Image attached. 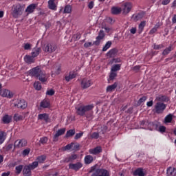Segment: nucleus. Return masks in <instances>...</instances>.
Segmentation results:
<instances>
[{"mask_svg": "<svg viewBox=\"0 0 176 176\" xmlns=\"http://www.w3.org/2000/svg\"><path fill=\"white\" fill-rule=\"evenodd\" d=\"M30 74L32 76L36 78V79H38V80H40V82H41L42 83H45V82L47 80V77H46V73L42 71L39 66H37L30 69Z\"/></svg>", "mask_w": 176, "mask_h": 176, "instance_id": "1", "label": "nucleus"}, {"mask_svg": "<svg viewBox=\"0 0 176 176\" xmlns=\"http://www.w3.org/2000/svg\"><path fill=\"white\" fill-rule=\"evenodd\" d=\"M93 108H94L93 104H77L75 107L76 113L78 116H86V113L89 111H92Z\"/></svg>", "mask_w": 176, "mask_h": 176, "instance_id": "2", "label": "nucleus"}, {"mask_svg": "<svg viewBox=\"0 0 176 176\" xmlns=\"http://www.w3.org/2000/svg\"><path fill=\"white\" fill-rule=\"evenodd\" d=\"M89 173H92L91 176H110L109 171L104 168H97L94 166L91 168Z\"/></svg>", "mask_w": 176, "mask_h": 176, "instance_id": "3", "label": "nucleus"}, {"mask_svg": "<svg viewBox=\"0 0 176 176\" xmlns=\"http://www.w3.org/2000/svg\"><path fill=\"white\" fill-rule=\"evenodd\" d=\"M167 108V104H164V102H156L154 108L153 109V112L154 113H157V115H160L166 111V109Z\"/></svg>", "mask_w": 176, "mask_h": 176, "instance_id": "4", "label": "nucleus"}, {"mask_svg": "<svg viewBox=\"0 0 176 176\" xmlns=\"http://www.w3.org/2000/svg\"><path fill=\"white\" fill-rule=\"evenodd\" d=\"M12 10L13 17L17 19L19 16H21V14H23V10H24V7L18 3L12 6Z\"/></svg>", "mask_w": 176, "mask_h": 176, "instance_id": "5", "label": "nucleus"}, {"mask_svg": "<svg viewBox=\"0 0 176 176\" xmlns=\"http://www.w3.org/2000/svg\"><path fill=\"white\" fill-rule=\"evenodd\" d=\"M131 9H133V3L130 2H126L122 6L121 11L122 12V14H129V12H131Z\"/></svg>", "mask_w": 176, "mask_h": 176, "instance_id": "6", "label": "nucleus"}, {"mask_svg": "<svg viewBox=\"0 0 176 176\" xmlns=\"http://www.w3.org/2000/svg\"><path fill=\"white\" fill-rule=\"evenodd\" d=\"M43 50L45 52V53H54V52L57 50V45L53 43H48L44 45Z\"/></svg>", "mask_w": 176, "mask_h": 176, "instance_id": "7", "label": "nucleus"}, {"mask_svg": "<svg viewBox=\"0 0 176 176\" xmlns=\"http://www.w3.org/2000/svg\"><path fill=\"white\" fill-rule=\"evenodd\" d=\"M14 107L19 109H25L27 108V102L24 99H18L14 103Z\"/></svg>", "mask_w": 176, "mask_h": 176, "instance_id": "8", "label": "nucleus"}, {"mask_svg": "<svg viewBox=\"0 0 176 176\" xmlns=\"http://www.w3.org/2000/svg\"><path fill=\"white\" fill-rule=\"evenodd\" d=\"M82 89H89L93 85V81L87 78H83L80 82Z\"/></svg>", "mask_w": 176, "mask_h": 176, "instance_id": "9", "label": "nucleus"}, {"mask_svg": "<svg viewBox=\"0 0 176 176\" xmlns=\"http://www.w3.org/2000/svg\"><path fill=\"white\" fill-rule=\"evenodd\" d=\"M14 148H24L27 146V140L25 139L17 140L14 142Z\"/></svg>", "mask_w": 176, "mask_h": 176, "instance_id": "10", "label": "nucleus"}, {"mask_svg": "<svg viewBox=\"0 0 176 176\" xmlns=\"http://www.w3.org/2000/svg\"><path fill=\"white\" fill-rule=\"evenodd\" d=\"M0 96L2 97H6L7 98H12L13 93L8 89H2L0 91Z\"/></svg>", "mask_w": 176, "mask_h": 176, "instance_id": "11", "label": "nucleus"}, {"mask_svg": "<svg viewBox=\"0 0 176 176\" xmlns=\"http://www.w3.org/2000/svg\"><path fill=\"white\" fill-rule=\"evenodd\" d=\"M65 128L58 129L56 131V134L54 135V138H53L54 142H57V141H58V137H60V135H63V134H65Z\"/></svg>", "mask_w": 176, "mask_h": 176, "instance_id": "12", "label": "nucleus"}, {"mask_svg": "<svg viewBox=\"0 0 176 176\" xmlns=\"http://www.w3.org/2000/svg\"><path fill=\"white\" fill-rule=\"evenodd\" d=\"M82 164L80 162H77L76 164H69V168L71 170H74V171H78V170H80L82 167Z\"/></svg>", "mask_w": 176, "mask_h": 176, "instance_id": "13", "label": "nucleus"}, {"mask_svg": "<svg viewBox=\"0 0 176 176\" xmlns=\"http://www.w3.org/2000/svg\"><path fill=\"white\" fill-rule=\"evenodd\" d=\"M169 100L170 99L168 97L164 95H159L155 98V101H157V102H168Z\"/></svg>", "mask_w": 176, "mask_h": 176, "instance_id": "14", "label": "nucleus"}, {"mask_svg": "<svg viewBox=\"0 0 176 176\" xmlns=\"http://www.w3.org/2000/svg\"><path fill=\"white\" fill-rule=\"evenodd\" d=\"M47 6L50 10H57V3H56V0H49L47 1Z\"/></svg>", "mask_w": 176, "mask_h": 176, "instance_id": "15", "label": "nucleus"}, {"mask_svg": "<svg viewBox=\"0 0 176 176\" xmlns=\"http://www.w3.org/2000/svg\"><path fill=\"white\" fill-rule=\"evenodd\" d=\"M1 122L3 124H9V123H12V116L8 114L4 115L1 118Z\"/></svg>", "mask_w": 176, "mask_h": 176, "instance_id": "16", "label": "nucleus"}, {"mask_svg": "<svg viewBox=\"0 0 176 176\" xmlns=\"http://www.w3.org/2000/svg\"><path fill=\"white\" fill-rule=\"evenodd\" d=\"M36 6H38V4L32 3L27 7L25 12H27V13L29 14L34 13V12H35V9H36Z\"/></svg>", "mask_w": 176, "mask_h": 176, "instance_id": "17", "label": "nucleus"}, {"mask_svg": "<svg viewBox=\"0 0 176 176\" xmlns=\"http://www.w3.org/2000/svg\"><path fill=\"white\" fill-rule=\"evenodd\" d=\"M89 152L91 155H98V153H101V152H102V148L101 146H98L94 148L89 149Z\"/></svg>", "mask_w": 176, "mask_h": 176, "instance_id": "18", "label": "nucleus"}, {"mask_svg": "<svg viewBox=\"0 0 176 176\" xmlns=\"http://www.w3.org/2000/svg\"><path fill=\"white\" fill-rule=\"evenodd\" d=\"M77 159H78V155L73 154L65 158L63 160V163H69V162H74V160H76Z\"/></svg>", "mask_w": 176, "mask_h": 176, "instance_id": "19", "label": "nucleus"}, {"mask_svg": "<svg viewBox=\"0 0 176 176\" xmlns=\"http://www.w3.org/2000/svg\"><path fill=\"white\" fill-rule=\"evenodd\" d=\"M41 108H50V100L49 99H44L40 103Z\"/></svg>", "mask_w": 176, "mask_h": 176, "instance_id": "20", "label": "nucleus"}, {"mask_svg": "<svg viewBox=\"0 0 176 176\" xmlns=\"http://www.w3.org/2000/svg\"><path fill=\"white\" fill-rule=\"evenodd\" d=\"M38 120H45V123H48L50 118L49 115L47 113H41L38 116Z\"/></svg>", "mask_w": 176, "mask_h": 176, "instance_id": "21", "label": "nucleus"}, {"mask_svg": "<svg viewBox=\"0 0 176 176\" xmlns=\"http://www.w3.org/2000/svg\"><path fill=\"white\" fill-rule=\"evenodd\" d=\"M31 168L28 165H25L23 170V174L24 176H31L32 173L31 172Z\"/></svg>", "mask_w": 176, "mask_h": 176, "instance_id": "22", "label": "nucleus"}, {"mask_svg": "<svg viewBox=\"0 0 176 176\" xmlns=\"http://www.w3.org/2000/svg\"><path fill=\"white\" fill-rule=\"evenodd\" d=\"M107 54V57H109L110 58H113V57H115L116 54H118V50L116 48H113L110 50Z\"/></svg>", "mask_w": 176, "mask_h": 176, "instance_id": "23", "label": "nucleus"}, {"mask_svg": "<svg viewBox=\"0 0 176 176\" xmlns=\"http://www.w3.org/2000/svg\"><path fill=\"white\" fill-rule=\"evenodd\" d=\"M144 16H145V13L140 12L137 14H133V19L134 21H138L140 20H142V19H144Z\"/></svg>", "mask_w": 176, "mask_h": 176, "instance_id": "24", "label": "nucleus"}, {"mask_svg": "<svg viewBox=\"0 0 176 176\" xmlns=\"http://www.w3.org/2000/svg\"><path fill=\"white\" fill-rule=\"evenodd\" d=\"M167 176H176V168L171 166L168 167L166 170Z\"/></svg>", "mask_w": 176, "mask_h": 176, "instance_id": "25", "label": "nucleus"}, {"mask_svg": "<svg viewBox=\"0 0 176 176\" xmlns=\"http://www.w3.org/2000/svg\"><path fill=\"white\" fill-rule=\"evenodd\" d=\"M133 175L134 176H145V173H144V169H142V168H138V169H136Z\"/></svg>", "mask_w": 176, "mask_h": 176, "instance_id": "26", "label": "nucleus"}, {"mask_svg": "<svg viewBox=\"0 0 176 176\" xmlns=\"http://www.w3.org/2000/svg\"><path fill=\"white\" fill-rule=\"evenodd\" d=\"M94 160V157L90 155H86L84 158L85 164H91V163H93Z\"/></svg>", "mask_w": 176, "mask_h": 176, "instance_id": "27", "label": "nucleus"}, {"mask_svg": "<svg viewBox=\"0 0 176 176\" xmlns=\"http://www.w3.org/2000/svg\"><path fill=\"white\" fill-rule=\"evenodd\" d=\"M117 87H118V82H114L113 85H109L107 87L106 90L107 93H112V91H113L115 89H116Z\"/></svg>", "mask_w": 176, "mask_h": 176, "instance_id": "28", "label": "nucleus"}, {"mask_svg": "<svg viewBox=\"0 0 176 176\" xmlns=\"http://www.w3.org/2000/svg\"><path fill=\"white\" fill-rule=\"evenodd\" d=\"M6 135H8V134L5 131H0V145H2V144L5 142V140H6Z\"/></svg>", "mask_w": 176, "mask_h": 176, "instance_id": "29", "label": "nucleus"}, {"mask_svg": "<svg viewBox=\"0 0 176 176\" xmlns=\"http://www.w3.org/2000/svg\"><path fill=\"white\" fill-rule=\"evenodd\" d=\"M41 53V47H34L32 52V57H38Z\"/></svg>", "mask_w": 176, "mask_h": 176, "instance_id": "30", "label": "nucleus"}, {"mask_svg": "<svg viewBox=\"0 0 176 176\" xmlns=\"http://www.w3.org/2000/svg\"><path fill=\"white\" fill-rule=\"evenodd\" d=\"M174 50V48L173 47V45H170L168 47H166L162 52L163 56H167V54H170V52H173Z\"/></svg>", "mask_w": 176, "mask_h": 176, "instance_id": "31", "label": "nucleus"}, {"mask_svg": "<svg viewBox=\"0 0 176 176\" xmlns=\"http://www.w3.org/2000/svg\"><path fill=\"white\" fill-rule=\"evenodd\" d=\"M121 67H122L121 64L113 65L111 67V71H112L113 72H118V71H120Z\"/></svg>", "mask_w": 176, "mask_h": 176, "instance_id": "32", "label": "nucleus"}, {"mask_svg": "<svg viewBox=\"0 0 176 176\" xmlns=\"http://www.w3.org/2000/svg\"><path fill=\"white\" fill-rule=\"evenodd\" d=\"M72 12V6L69 4H67L65 6L63 13L69 14Z\"/></svg>", "mask_w": 176, "mask_h": 176, "instance_id": "33", "label": "nucleus"}, {"mask_svg": "<svg viewBox=\"0 0 176 176\" xmlns=\"http://www.w3.org/2000/svg\"><path fill=\"white\" fill-rule=\"evenodd\" d=\"M74 78H76V74L74 72H69V74L65 76L67 82H69V80L74 79Z\"/></svg>", "mask_w": 176, "mask_h": 176, "instance_id": "34", "label": "nucleus"}, {"mask_svg": "<svg viewBox=\"0 0 176 176\" xmlns=\"http://www.w3.org/2000/svg\"><path fill=\"white\" fill-rule=\"evenodd\" d=\"M147 127L148 129V130H155V129H156V127H157V125L156 124H155L154 122H151L149 121H148L147 122Z\"/></svg>", "mask_w": 176, "mask_h": 176, "instance_id": "35", "label": "nucleus"}, {"mask_svg": "<svg viewBox=\"0 0 176 176\" xmlns=\"http://www.w3.org/2000/svg\"><path fill=\"white\" fill-rule=\"evenodd\" d=\"M122 12V8L118 7H113L111 8L112 14H119Z\"/></svg>", "mask_w": 176, "mask_h": 176, "instance_id": "36", "label": "nucleus"}, {"mask_svg": "<svg viewBox=\"0 0 176 176\" xmlns=\"http://www.w3.org/2000/svg\"><path fill=\"white\" fill-rule=\"evenodd\" d=\"M34 57H33L32 56H30L26 55L25 56V61L28 64H32V63H34Z\"/></svg>", "mask_w": 176, "mask_h": 176, "instance_id": "37", "label": "nucleus"}, {"mask_svg": "<svg viewBox=\"0 0 176 176\" xmlns=\"http://www.w3.org/2000/svg\"><path fill=\"white\" fill-rule=\"evenodd\" d=\"M146 25V21H142L140 24H139V32L140 34H141V32H142V31H144V28H145V26Z\"/></svg>", "mask_w": 176, "mask_h": 176, "instance_id": "38", "label": "nucleus"}, {"mask_svg": "<svg viewBox=\"0 0 176 176\" xmlns=\"http://www.w3.org/2000/svg\"><path fill=\"white\" fill-rule=\"evenodd\" d=\"M75 133H76L75 129H70V130L67 131L65 134L66 138H68L69 137H72V136L75 135Z\"/></svg>", "mask_w": 176, "mask_h": 176, "instance_id": "39", "label": "nucleus"}, {"mask_svg": "<svg viewBox=\"0 0 176 176\" xmlns=\"http://www.w3.org/2000/svg\"><path fill=\"white\" fill-rule=\"evenodd\" d=\"M38 165L39 164L38 163V162L34 161L32 164L28 165V166L30 167L32 170H35V168H36V167H38Z\"/></svg>", "mask_w": 176, "mask_h": 176, "instance_id": "40", "label": "nucleus"}, {"mask_svg": "<svg viewBox=\"0 0 176 176\" xmlns=\"http://www.w3.org/2000/svg\"><path fill=\"white\" fill-rule=\"evenodd\" d=\"M160 27V25L156 24L149 32L150 35H153L156 31H157V29Z\"/></svg>", "mask_w": 176, "mask_h": 176, "instance_id": "41", "label": "nucleus"}, {"mask_svg": "<svg viewBox=\"0 0 176 176\" xmlns=\"http://www.w3.org/2000/svg\"><path fill=\"white\" fill-rule=\"evenodd\" d=\"M105 36V34L104 33V30H100L98 36L96 37L98 41H101V39H104Z\"/></svg>", "mask_w": 176, "mask_h": 176, "instance_id": "42", "label": "nucleus"}, {"mask_svg": "<svg viewBox=\"0 0 176 176\" xmlns=\"http://www.w3.org/2000/svg\"><path fill=\"white\" fill-rule=\"evenodd\" d=\"M112 45V42L111 41H107L106 43V44L104 45V46L102 48V52H107V50L108 49H109V47H111V46Z\"/></svg>", "mask_w": 176, "mask_h": 176, "instance_id": "43", "label": "nucleus"}, {"mask_svg": "<svg viewBox=\"0 0 176 176\" xmlns=\"http://www.w3.org/2000/svg\"><path fill=\"white\" fill-rule=\"evenodd\" d=\"M165 123H171L173 122V114H168L165 117Z\"/></svg>", "mask_w": 176, "mask_h": 176, "instance_id": "44", "label": "nucleus"}, {"mask_svg": "<svg viewBox=\"0 0 176 176\" xmlns=\"http://www.w3.org/2000/svg\"><path fill=\"white\" fill-rule=\"evenodd\" d=\"M116 76H118V72H113L112 70H111V72L109 74L110 80H113V79H115V78H116Z\"/></svg>", "mask_w": 176, "mask_h": 176, "instance_id": "45", "label": "nucleus"}, {"mask_svg": "<svg viewBox=\"0 0 176 176\" xmlns=\"http://www.w3.org/2000/svg\"><path fill=\"white\" fill-rule=\"evenodd\" d=\"M14 120H15V122H19L20 120H23V116H21L19 113H15L14 116Z\"/></svg>", "mask_w": 176, "mask_h": 176, "instance_id": "46", "label": "nucleus"}, {"mask_svg": "<svg viewBox=\"0 0 176 176\" xmlns=\"http://www.w3.org/2000/svg\"><path fill=\"white\" fill-rule=\"evenodd\" d=\"M36 162H38V163H43V162H45V160H46V157L45 155H41V156H39L36 158Z\"/></svg>", "mask_w": 176, "mask_h": 176, "instance_id": "47", "label": "nucleus"}, {"mask_svg": "<svg viewBox=\"0 0 176 176\" xmlns=\"http://www.w3.org/2000/svg\"><path fill=\"white\" fill-rule=\"evenodd\" d=\"M34 87L36 90H41L42 89V85L38 81L34 83Z\"/></svg>", "mask_w": 176, "mask_h": 176, "instance_id": "48", "label": "nucleus"}, {"mask_svg": "<svg viewBox=\"0 0 176 176\" xmlns=\"http://www.w3.org/2000/svg\"><path fill=\"white\" fill-rule=\"evenodd\" d=\"M31 47H32V44L30 43H26L23 44L24 50H31Z\"/></svg>", "mask_w": 176, "mask_h": 176, "instance_id": "49", "label": "nucleus"}, {"mask_svg": "<svg viewBox=\"0 0 176 176\" xmlns=\"http://www.w3.org/2000/svg\"><path fill=\"white\" fill-rule=\"evenodd\" d=\"M23 165H19L15 167L16 170V174L19 175L21 173V171H23Z\"/></svg>", "mask_w": 176, "mask_h": 176, "instance_id": "50", "label": "nucleus"}, {"mask_svg": "<svg viewBox=\"0 0 176 176\" xmlns=\"http://www.w3.org/2000/svg\"><path fill=\"white\" fill-rule=\"evenodd\" d=\"M116 63H122V60L120 58H113L109 61V64H114Z\"/></svg>", "mask_w": 176, "mask_h": 176, "instance_id": "51", "label": "nucleus"}, {"mask_svg": "<svg viewBox=\"0 0 176 176\" xmlns=\"http://www.w3.org/2000/svg\"><path fill=\"white\" fill-rule=\"evenodd\" d=\"M109 128L108 126L107 125H104L103 126L101 127V131H102V134H105V133H107V131H109Z\"/></svg>", "mask_w": 176, "mask_h": 176, "instance_id": "52", "label": "nucleus"}, {"mask_svg": "<svg viewBox=\"0 0 176 176\" xmlns=\"http://www.w3.org/2000/svg\"><path fill=\"white\" fill-rule=\"evenodd\" d=\"M91 138L94 140H98V138H100V133H98V132H94L91 134Z\"/></svg>", "mask_w": 176, "mask_h": 176, "instance_id": "53", "label": "nucleus"}, {"mask_svg": "<svg viewBox=\"0 0 176 176\" xmlns=\"http://www.w3.org/2000/svg\"><path fill=\"white\" fill-rule=\"evenodd\" d=\"M30 152H31V149L25 148V150L23 151L22 155L23 156H27L30 155Z\"/></svg>", "mask_w": 176, "mask_h": 176, "instance_id": "54", "label": "nucleus"}, {"mask_svg": "<svg viewBox=\"0 0 176 176\" xmlns=\"http://www.w3.org/2000/svg\"><path fill=\"white\" fill-rule=\"evenodd\" d=\"M82 137H83V132H80L76 134L74 140H79L80 138H82Z\"/></svg>", "mask_w": 176, "mask_h": 176, "instance_id": "55", "label": "nucleus"}, {"mask_svg": "<svg viewBox=\"0 0 176 176\" xmlns=\"http://www.w3.org/2000/svg\"><path fill=\"white\" fill-rule=\"evenodd\" d=\"M40 142L43 145H45V144H47V137L41 138L40 139Z\"/></svg>", "mask_w": 176, "mask_h": 176, "instance_id": "56", "label": "nucleus"}, {"mask_svg": "<svg viewBox=\"0 0 176 176\" xmlns=\"http://www.w3.org/2000/svg\"><path fill=\"white\" fill-rule=\"evenodd\" d=\"M60 73H61V65H58L55 68V74H56V75H60Z\"/></svg>", "mask_w": 176, "mask_h": 176, "instance_id": "57", "label": "nucleus"}, {"mask_svg": "<svg viewBox=\"0 0 176 176\" xmlns=\"http://www.w3.org/2000/svg\"><path fill=\"white\" fill-rule=\"evenodd\" d=\"M54 93H55L54 89H51L46 91V95L47 96H54Z\"/></svg>", "mask_w": 176, "mask_h": 176, "instance_id": "58", "label": "nucleus"}, {"mask_svg": "<svg viewBox=\"0 0 176 176\" xmlns=\"http://www.w3.org/2000/svg\"><path fill=\"white\" fill-rule=\"evenodd\" d=\"M72 146H74V143L69 144L65 146V151H69V149H72Z\"/></svg>", "mask_w": 176, "mask_h": 176, "instance_id": "59", "label": "nucleus"}, {"mask_svg": "<svg viewBox=\"0 0 176 176\" xmlns=\"http://www.w3.org/2000/svg\"><path fill=\"white\" fill-rule=\"evenodd\" d=\"M144 101H146V96H143L140 98L138 100L139 104H142V102H144Z\"/></svg>", "mask_w": 176, "mask_h": 176, "instance_id": "60", "label": "nucleus"}, {"mask_svg": "<svg viewBox=\"0 0 176 176\" xmlns=\"http://www.w3.org/2000/svg\"><path fill=\"white\" fill-rule=\"evenodd\" d=\"M139 69H141V66H140V65L134 66V67L132 68V70H133V71H135V72H138Z\"/></svg>", "mask_w": 176, "mask_h": 176, "instance_id": "61", "label": "nucleus"}, {"mask_svg": "<svg viewBox=\"0 0 176 176\" xmlns=\"http://www.w3.org/2000/svg\"><path fill=\"white\" fill-rule=\"evenodd\" d=\"M113 124V120H111L107 122V126H109V130H111V126H112Z\"/></svg>", "mask_w": 176, "mask_h": 176, "instance_id": "62", "label": "nucleus"}, {"mask_svg": "<svg viewBox=\"0 0 176 176\" xmlns=\"http://www.w3.org/2000/svg\"><path fill=\"white\" fill-rule=\"evenodd\" d=\"M159 131H160V133H165L166 132V126H160L159 128Z\"/></svg>", "mask_w": 176, "mask_h": 176, "instance_id": "63", "label": "nucleus"}, {"mask_svg": "<svg viewBox=\"0 0 176 176\" xmlns=\"http://www.w3.org/2000/svg\"><path fill=\"white\" fill-rule=\"evenodd\" d=\"M88 8L89 9H93V8H94V1H90L88 3Z\"/></svg>", "mask_w": 176, "mask_h": 176, "instance_id": "64", "label": "nucleus"}]
</instances>
